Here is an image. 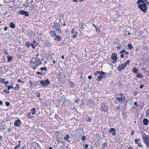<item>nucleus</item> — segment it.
I'll list each match as a JSON object with an SVG mask.
<instances>
[{
	"mask_svg": "<svg viewBox=\"0 0 149 149\" xmlns=\"http://www.w3.org/2000/svg\"><path fill=\"white\" fill-rule=\"evenodd\" d=\"M10 26L11 28H13V29H14L15 27L14 24L12 22H10Z\"/></svg>",
	"mask_w": 149,
	"mask_h": 149,
	"instance_id": "24",
	"label": "nucleus"
},
{
	"mask_svg": "<svg viewBox=\"0 0 149 149\" xmlns=\"http://www.w3.org/2000/svg\"><path fill=\"white\" fill-rule=\"evenodd\" d=\"M13 59V58L11 56H9V55L7 56V61L8 62H9L11 61Z\"/></svg>",
	"mask_w": 149,
	"mask_h": 149,
	"instance_id": "25",
	"label": "nucleus"
},
{
	"mask_svg": "<svg viewBox=\"0 0 149 149\" xmlns=\"http://www.w3.org/2000/svg\"><path fill=\"white\" fill-rule=\"evenodd\" d=\"M96 30L97 32L98 33H99L100 32V29H99V28H96Z\"/></svg>",
	"mask_w": 149,
	"mask_h": 149,
	"instance_id": "48",
	"label": "nucleus"
},
{
	"mask_svg": "<svg viewBox=\"0 0 149 149\" xmlns=\"http://www.w3.org/2000/svg\"><path fill=\"white\" fill-rule=\"evenodd\" d=\"M120 106H118L116 107V109L117 110H120Z\"/></svg>",
	"mask_w": 149,
	"mask_h": 149,
	"instance_id": "51",
	"label": "nucleus"
},
{
	"mask_svg": "<svg viewBox=\"0 0 149 149\" xmlns=\"http://www.w3.org/2000/svg\"><path fill=\"white\" fill-rule=\"evenodd\" d=\"M36 74H40L42 75H44L46 74L45 72L42 71V72H37Z\"/></svg>",
	"mask_w": 149,
	"mask_h": 149,
	"instance_id": "22",
	"label": "nucleus"
},
{
	"mask_svg": "<svg viewBox=\"0 0 149 149\" xmlns=\"http://www.w3.org/2000/svg\"><path fill=\"white\" fill-rule=\"evenodd\" d=\"M14 126L19 127L20 126V124H22V122L19 119L16 120L14 122Z\"/></svg>",
	"mask_w": 149,
	"mask_h": 149,
	"instance_id": "6",
	"label": "nucleus"
},
{
	"mask_svg": "<svg viewBox=\"0 0 149 149\" xmlns=\"http://www.w3.org/2000/svg\"><path fill=\"white\" fill-rule=\"evenodd\" d=\"M5 80V79L0 78V82H1L2 83H4Z\"/></svg>",
	"mask_w": 149,
	"mask_h": 149,
	"instance_id": "34",
	"label": "nucleus"
},
{
	"mask_svg": "<svg viewBox=\"0 0 149 149\" xmlns=\"http://www.w3.org/2000/svg\"><path fill=\"white\" fill-rule=\"evenodd\" d=\"M140 139H135L134 140V142L136 144H137L140 141Z\"/></svg>",
	"mask_w": 149,
	"mask_h": 149,
	"instance_id": "37",
	"label": "nucleus"
},
{
	"mask_svg": "<svg viewBox=\"0 0 149 149\" xmlns=\"http://www.w3.org/2000/svg\"><path fill=\"white\" fill-rule=\"evenodd\" d=\"M111 58L113 60L115 61V62H116V61L117 60L118 58L117 56V54L113 53L111 55Z\"/></svg>",
	"mask_w": 149,
	"mask_h": 149,
	"instance_id": "8",
	"label": "nucleus"
},
{
	"mask_svg": "<svg viewBox=\"0 0 149 149\" xmlns=\"http://www.w3.org/2000/svg\"><path fill=\"white\" fill-rule=\"evenodd\" d=\"M102 109L103 110V111H105L107 110V109H106V108L105 107H104Z\"/></svg>",
	"mask_w": 149,
	"mask_h": 149,
	"instance_id": "62",
	"label": "nucleus"
},
{
	"mask_svg": "<svg viewBox=\"0 0 149 149\" xmlns=\"http://www.w3.org/2000/svg\"><path fill=\"white\" fill-rule=\"evenodd\" d=\"M134 105H136V107H137L138 106V104H137V103L136 102H135L134 103Z\"/></svg>",
	"mask_w": 149,
	"mask_h": 149,
	"instance_id": "63",
	"label": "nucleus"
},
{
	"mask_svg": "<svg viewBox=\"0 0 149 149\" xmlns=\"http://www.w3.org/2000/svg\"><path fill=\"white\" fill-rule=\"evenodd\" d=\"M121 67H122V69H124L127 66V65L125 63L121 65Z\"/></svg>",
	"mask_w": 149,
	"mask_h": 149,
	"instance_id": "35",
	"label": "nucleus"
},
{
	"mask_svg": "<svg viewBox=\"0 0 149 149\" xmlns=\"http://www.w3.org/2000/svg\"><path fill=\"white\" fill-rule=\"evenodd\" d=\"M19 87H20L19 85L18 84H17L16 85V86L14 88V90L15 91H18V88H19Z\"/></svg>",
	"mask_w": 149,
	"mask_h": 149,
	"instance_id": "28",
	"label": "nucleus"
},
{
	"mask_svg": "<svg viewBox=\"0 0 149 149\" xmlns=\"http://www.w3.org/2000/svg\"><path fill=\"white\" fill-rule=\"evenodd\" d=\"M137 77L138 78H141L143 77V76L142 74L141 73H139V74H138L137 75Z\"/></svg>",
	"mask_w": 149,
	"mask_h": 149,
	"instance_id": "30",
	"label": "nucleus"
},
{
	"mask_svg": "<svg viewBox=\"0 0 149 149\" xmlns=\"http://www.w3.org/2000/svg\"><path fill=\"white\" fill-rule=\"evenodd\" d=\"M32 113L33 115H34L35 113L36 109L35 108H32L31 110Z\"/></svg>",
	"mask_w": 149,
	"mask_h": 149,
	"instance_id": "32",
	"label": "nucleus"
},
{
	"mask_svg": "<svg viewBox=\"0 0 149 149\" xmlns=\"http://www.w3.org/2000/svg\"><path fill=\"white\" fill-rule=\"evenodd\" d=\"M5 104L6 106H7V107H8L10 105V103L9 102L7 101L5 102Z\"/></svg>",
	"mask_w": 149,
	"mask_h": 149,
	"instance_id": "40",
	"label": "nucleus"
},
{
	"mask_svg": "<svg viewBox=\"0 0 149 149\" xmlns=\"http://www.w3.org/2000/svg\"><path fill=\"white\" fill-rule=\"evenodd\" d=\"M147 146L149 148V139L144 142Z\"/></svg>",
	"mask_w": 149,
	"mask_h": 149,
	"instance_id": "26",
	"label": "nucleus"
},
{
	"mask_svg": "<svg viewBox=\"0 0 149 149\" xmlns=\"http://www.w3.org/2000/svg\"><path fill=\"white\" fill-rule=\"evenodd\" d=\"M80 100L79 99H77L75 101V102L79 103L80 102Z\"/></svg>",
	"mask_w": 149,
	"mask_h": 149,
	"instance_id": "54",
	"label": "nucleus"
},
{
	"mask_svg": "<svg viewBox=\"0 0 149 149\" xmlns=\"http://www.w3.org/2000/svg\"><path fill=\"white\" fill-rule=\"evenodd\" d=\"M143 139L144 141H147L149 139V136L146 135V134H144L143 135Z\"/></svg>",
	"mask_w": 149,
	"mask_h": 149,
	"instance_id": "11",
	"label": "nucleus"
},
{
	"mask_svg": "<svg viewBox=\"0 0 149 149\" xmlns=\"http://www.w3.org/2000/svg\"><path fill=\"white\" fill-rule=\"evenodd\" d=\"M19 13L21 15H24L25 16L28 17L29 16V14L27 11H25L23 10H19Z\"/></svg>",
	"mask_w": 149,
	"mask_h": 149,
	"instance_id": "5",
	"label": "nucleus"
},
{
	"mask_svg": "<svg viewBox=\"0 0 149 149\" xmlns=\"http://www.w3.org/2000/svg\"><path fill=\"white\" fill-rule=\"evenodd\" d=\"M88 147V144H86L85 146V148L84 149H87Z\"/></svg>",
	"mask_w": 149,
	"mask_h": 149,
	"instance_id": "55",
	"label": "nucleus"
},
{
	"mask_svg": "<svg viewBox=\"0 0 149 149\" xmlns=\"http://www.w3.org/2000/svg\"><path fill=\"white\" fill-rule=\"evenodd\" d=\"M45 45L47 47H51L52 46V44L50 42L46 41L44 43Z\"/></svg>",
	"mask_w": 149,
	"mask_h": 149,
	"instance_id": "18",
	"label": "nucleus"
},
{
	"mask_svg": "<svg viewBox=\"0 0 149 149\" xmlns=\"http://www.w3.org/2000/svg\"><path fill=\"white\" fill-rule=\"evenodd\" d=\"M68 84L69 86L71 87H74L75 86L74 84L71 81H70L68 82Z\"/></svg>",
	"mask_w": 149,
	"mask_h": 149,
	"instance_id": "19",
	"label": "nucleus"
},
{
	"mask_svg": "<svg viewBox=\"0 0 149 149\" xmlns=\"http://www.w3.org/2000/svg\"><path fill=\"white\" fill-rule=\"evenodd\" d=\"M3 29L4 31H6L8 29V27L6 26H5L4 27Z\"/></svg>",
	"mask_w": 149,
	"mask_h": 149,
	"instance_id": "59",
	"label": "nucleus"
},
{
	"mask_svg": "<svg viewBox=\"0 0 149 149\" xmlns=\"http://www.w3.org/2000/svg\"><path fill=\"white\" fill-rule=\"evenodd\" d=\"M36 95L37 97H40V93L39 92H37L36 93Z\"/></svg>",
	"mask_w": 149,
	"mask_h": 149,
	"instance_id": "43",
	"label": "nucleus"
},
{
	"mask_svg": "<svg viewBox=\"0 0 149 149\" xmlns=\"http://www.w3.org/2000/svg\"><path fill=\"white\" fill-rule=\"evenodd\" d=\"M130 61L128 60L127 61L125 62V64L127 65H128L130 63Z\"/></svg>",
	"mask_w": 149,
	"mask_h": 149,
	"instance_id": "39",
	"label": "nucleus"
},
{
	"mask_svg": "<svg viewBox=\"0 0 149 149\" xmlns=\"http://www.w3.org/2000/svg\"><path fill=\"white\" fill-rule=\"evenodd\" d=\"M32 44V47L33 49H34L35 48V46H37L38 44L36 43L35 40H34Z\"/></svg>",
	"mask_w": 149,
	"mask_h": 149,
	"instance_id": "14",
	"label": "nucleus"
},
{
	"mask_svg": "<svg viewBox=\"0 0 149 149\" xmlns=\"http://www.w3.org/2000/svg\"><path fill=\"white\" fill-rule=\"evenodd\" d=\"M116 130L114 128H111L109 132V133H111L112 134L113 136H115L116 135Z\"/></svg>",
	"mask_w": 149,
	"mask_h": 149,
	"instance_id": "7",
	"label": "nucleus"
},
{
	"mask_svg": "<svg viewBox=\"0 0 149 149\" xmlns=\"http://www.w3.org/2000/svg\"><path fill=\"white\" fill-rule=\"evenodd\" d=\"M105 74H108V73H105L104 72L97 71L95 72L94 74L95 76L98 77L96 79V80L98 81H100L101 80L102 78L104 79L106 78L107 76V75H105Z\"/></svg>",
	"mask_w": 149,
	"mask_h": 149,
	"instance_id": "2",
	"label": "nucleus"
},
{
	"mask_svg": "<svg viewBox=\"0 0 149 149\" xmlns=\"http://www.w3.org/2000/svg\"><path fill=\"white\" fill-rule=\"evenodd\" d=\"M56 37L54 38V40L55 41H59L62 40L61 37L59 35H56Z\"/></svg>",
	"mask_w": 149,
	"mask_h": 149,
	"instance_id": "10",
	"label": "nucleus"
},
{
	"mask_svg": "<svg viewBox=\"0 0 149 149\" xmlns=\"http://www.w3.org/2000/svg\"><path fill=\"white\" fill-rule=\"evenodd\" d=\"M144 85H143L141 84L139 88L141 89H142Z\"/></svg>",
	"mask_w": 149,
	"mask_h": 149,
	"instance_id": "60",
	"label": "nucleus"
},
{
	"mask_svg": "<svg viewBox=\"0 0 149 149\" xmlns=\"http://www.w3.org/2000/svg\"><path fill=\"white\" fill-rule=\"evenodd\" d=\"M143 123L145 125H147L149 123L148 120L147 118H144L143 120Z\"/></svg>",
	"mask_w": 149,
	"mask_h": 149,
	"instance_id": "17",
	"label": "nucleus"
},
{
	"mask_svg": "<svg viewBox=\"0 0 149 149\" xmlns=\"http://www.w3.org/2000/svg\"><path fill=\"white\" fill-rule=\"evenodd\" d=\"M147 4V3L143 4L140 3L139 5V7L141 10L143 12H146V11L147 8L146 6Z\"/></svg>",
	"mask_w": 149,
	"mask_h": 149,
	"instance_id": "4",
	"label": "nucleus"
},
{
	"mask_svg": "<svg viewBox=\"0 0 149 149\" xmlns=\"http://www.w3.org/2000/svg\"><path fill=\"white\" fill-rule=\"evenodd\" d=\"M125 52V50L123 49V50H122V51H121L120 52V54H122L124 53Z\"/></svg>",
	"mask_w": 149,
	"mask_h": 149,
	"instance_id": "47",
	"label": "nucleus"
},
{
	"mask_svg": "<svg viewBox=\"0 0 149 149\" xmlns=\"http://www.w3.org/2000/svg\"><path fill=\"white\" fill-rule=\"evenodd\" d=\"M77 37V35L76 34H74L72 36V38H75Z\"/></svg>",
	"mask_w": 149,
	"mask_h": 149,
	"instance_id": "53",
	"label": "nucleus"
},
{
	"mask_svg": "<svg viewBox=\"0 0 149 149\" xmlns=\"http://www.w3.org/2000/svg\"><path fill=\"white\" fill-rule=\"evenodd\" d=\"M3 53H5L6 54H7L8 53L6 49L5 50V51L3 52Z\"/></svg>",
	"mask_w": 149,
	"mask_h": 149,
	"instance_id": "56",
	"label": "nucleus"
},
{
	"mask_svg": "<svg viewBox=\"0 0 149 149\" xmlns=\"http://www.w3.org/2000/svg\"><path fill=\"white\" fill-rule=\"evenodd\" d=\"M116 100H118L119 102L122 103L123 101H124L125 100V97H124V98H123L122 97H121V98H119V97L116 98Z\"/></svg>",
	"mask_w": 149,
	"mask_h": 149,
	"instance_id": "12",
	"label": "nucleus"
},
{
	"mask_svg": "<svg viewBox=\"0 0 149 149\" xmlns=\"http://www.w3.org/2000/svg\"><path fill=\"white\" fill-rule=\"evenodd\" d=\"M5 85V86H6L7 84H8L9 83V81H6L4 82V83Z\"/></svg>",
	"mask_w": 149,
	"mask_h": 149,
	"instance_id": "52",
	"label": "nucleus"
},
{
	"mask_svg": "<svg viewBox=\"0 0 149 149\" xmlns=\"http://www.w3.org/2000/svg\"><path fill=\"white\" fill-rule=\"evenodd\" d=\"M84 26V24L80 23L79 25V27L80 29H82Z\"/></svg>",
	"mask_w": 149,
	"mask_h": 149,
	"instance_id": "41",
	"label": "nucleus"
},
{
	"mask_svg": "<svg viewBox=\"0 0 149 149\" xmlns=\"http://www.w3.org/2000/svg\"><path fill=\"white\" fill-rule=\"evenodd\" d=\"M17 81H18L19 82V83H20V82H22V83L23 84H24V81H22L20 79H18V80H17Z\"/></svg>",
	"mask_w": 149,
	"mask_h": 149,
	"instance_id": "50",
	"label": "nucleus"
},
{
	"mask_svg": "<svg viewBox=\"0 0 149 149\" xmlns=\"http://www.w3.org/2000/svg\"><path fill=\"white\" fill-rule=\"evenodd\" d=\"M49 33L50 34V35L53 37H55L56 35V33L55 31H50L49 32Z\"/></svg>",
	"mask_w": 149,
	"mask_h": 149,
	"instance_id": "9",
	"label": "nucleus"
},
{
	"mask_svg": "<svg viewBox=\"0 0 149 149\" xmlns=\"http://www.w3.org/2000/svg\"><path fill=\"white\" fill-rule=\"evenodd\" d=\"M32 44L30 43L29 42L27 41L25 42V46L27 48H29L31 46H32Z\"/></svg>",
	"mask_w": 149,
	"mask_h": 149,
	"instance_id": "15",
	"label": "nucleus"
},
{
	"mask_svg": "<svg viewBox=\"0 0 149 149\" xmlns=\"http://www.w3.org/2000/svg\"><path fill=\"white\" fill-rule=\"evenodd\" d=\"M40 83L44 87H46L50 84V80L49 79H47L45 81L43 80L40 81Z\"/></svg>",
	"mask_w": 149,
	"mask_h": 149,
	"instance_id": "3",
	"label": "nucleus"
},
{
	"mask_svg": "<svg viewBox=\"0 0 149 149\" xmlns=\"http://www.w3.org/2000/svg\"><path fill=\"white\" fill-rule=\"evenodd\" d=\"M103 146L102 147L105 148L107 146V142H105L103 143V144L102 145Z\"/></svg>",
	"mask_w": 149,
	"mask_h": 149,
	"instance_id": "42",
	"label": "nucleus"
},
{
	"mask_svg": "<svg viewBox=\"0 0 149 149\" xmlns=\"http://www.w3.org/2000/svg\"><path fill=\"white\" fill-rule=\"evenodd\" d=\"M60 103H62V104L61 105V106L62 107L65 106L67 103V101L66 100H61V102H60Z\"/></svg>",
	"mask_w": 149,
	"mask_h": 149,
	"instance_id": "16",
	"label": "nucleus"
},
{
	"mask_svg": "<svg viewBox=\"0 0 149 149\" xmlns=\"http://www.w3.org/2000/svg\"><path fill=\"white\" fill-rule=\"evenodd\" d=\"M86 139V137L85 136L83 135L81 136V140L83 141H85Z\"/></svg>",
	"mask_w": 149,
	"mask_h": 149,
	"instance_id": "33",
	"label": "nucleus"
},
{
	"mask_svg": "<svg viewBox=\"0 0 149 149\" xmlns=\"http://www.w3.org/2000/svg\"><path fill=\"white\" fill-rule=\"evenodd\" d=\"M132 72L136 73H137L138 72V70L136 69V68H133L132 69Z\"/></svg>",
	"mask_w": 149,
	"mask_h": 149,
	"instance_id": "29",
	"label": "nucleus"
},
{
	"mask_svg": "<svg viewBox=\"0 0 149 149\" xmlns=\"http://www.w3.org/2000/svg\"><path fill=\"white\" fill-rule=\"evenodd\" d=\"M146 114L147 116H149V110L148 109L146 111Z\"/></svg>",
	"mask_w": 149,
	"mask_h": 149,
	"instance_id": "44",
	"label": "nucleus"
},
{
	"mask_svg": "<svg viewBox=\"0 0 149 149\" xmlns=\"http://www.w3.org/2000/svg\"><path fill=\"white\" fill-rule=\"evenodd\" d=\"M122 69V67H121V66L120 65H119L118 67V70L119 71L121 72V69Z\"/></svg>",
	"mask_w": 149,
	"mask_h": 149,
	"instance_id": "36",
	"label": "nucleus"
},
{
	"mask_svg": "<svg viewBox=\"0 0 149 149\" xmlns=\"http://www.w3.org/2000/svg\"><path fill=\"white\" fill-rule=\"evenodd\" d=\"M3 92H5V93L6 94H8L10 93V91L8 90H3Z\"/></svg>",
	"mask_w": 149,
	"mask_h": 149,
	"instance_id": "38",
	"label": "nucleus"
},
{
	"mask_svg": "<svg viewBox=\"0 0 149 149\" xmlns=\"http://www.w3.org/2000/svg\"><path fill=\"white\" fill-rule=\"evenodd\" d=\"M74 28L72 29L71 31V33L72 34H73L74 33Z\"/></svg>",
	"mask_w": 149,
	"mask_h": 149,
	"instance_id": "49",
	"label": "nucleus"
},
{
	"mask_svg": "<svg viewBox=\"0 0 149 149\" xmlns=\"http://www.w3.org/2000/svg\"><path fill=\"white\" fill-rule=\"evenodd\" d=\"M54 25L53 26V27L54 28L56 29L57 28H58V27H60V25L58 23H57L54 22Z\"/></svg>",
	"mask_w": 149,
	"mask_h": 149,
	"instance_id": "23",
	"label": "nucleus"
},
{
	"mask_svg": "<svg viewBox=\"0 0 149 149\" xmlns=\"http://www.w3.org/2000/svg\"><path fill=\"white\" fill-rule=\"evenodd\" d=\"M127 46L128 48L130 50L132 49L133 48V46L131 44H129Z\"/></svg>",
	"mask_w": 149,
	"mask_h": 149,
	"instance_id": "27",
	"label": "nucleus"
},
{
	"mask_svg": "<svg viewBox=\"0 0 149 149\" xmlns=\"http://www.w3.org/2000/svg\"><path fill=\"white\" fill-rule=\"evenodd\" d=\"M138 146L139 147H140V148H142L143 147V146L141 144V143H138Z\"/></svg>",
	"mask_w": 149,
	"mask_h": 149,
	"instance_id": "46",
	"label": "nucleus"
},
{
	"mask_svg": "<svg viewBox=\"0 0 149 149\" xmlns=\"http://www.w3.org/2000/svg\"><path fill=\"white\" fill-rule=\"evenodd\" d=\"M59 17L62 18L63 17V15L61 14H59Z\"/></svg>",
	"mask_w": 149,
	"mask_h": 149,
	"instance_id": "57",
	"label": "nucleus"
},
{
	"mask_svg": "<svg viewBox=\"0 0 149 149\" xmlns=\"http://www.w3.org/2000/svg\"><path fill=\"white\" fill-rule=\"evenodd\" d=\"M30 84L31 85V86H36V84L37 82L36 81H34L33 83L31 81H30Z\"/></svg>",
	"mask_w": 149,
	"mask_h": 149,
	"instance_id": "21",
	"label": "nucleus"
},
{
	"mask_svg": "<svg viewBox=\"0 0 149 149\" xmlns=\"http://www.w3.org/2000/svg\"><path fill=\"white\" fill-rule=\"evenodd\" d=\"M134 130H132V133L131 134V136H132L134 135Z\"/></svg>",
	"mask_w": 149,
	"mask_h": 149,
	"instance_id": "58",
	"label": "nucleus"
},
{
	"mask_svg": "<svg viewBox=\"0 0 149 149\" xmlns=\"http://www.w3.org/2000/svg\"><path fill=\"white\" fill-rule=\"evenodd\" d=\"M70 138V137L69 134H67L66 136L64 137V140L68 142H70L71 141V140H69V139Z\"/></svg>",
	"mask_w": 149,
	"mask_h": 149,
	"instance_id": "13",
	"label": "nucleus"
},
{
	"mask_svg": "<svg viewBox=\"0 0 149 149\" xmlns=\"http://www.w3.org/2000/svg\"><path fill=\"white\" fill-rule=\"evenodd\" d=\"M40 70H41L43 71H44V68L42 67L40 69Z\"/></svg>",
	"mask_w": 149,
	"mask_h": 149,
	"instance_id": "61",
	"label": "nucleus"
},
{
	"mask_svg": "<svg viewBox=\"0 0 149 149\" xmlns=\"http://www.w3.org/2000/svg\"><path fill=\"white\" fill-rule=\"evenodd\" d=\"M147 0H144V1L143 0H139L138 1L137 3H141L142 4H146V2H147Z\"/></svg>",
	"mask_w": 149,
	"mask_h": 149,
	"instance_id": "20",
	"label": "nucleus"
},
{
	"mask_svg": "<svg viewBox=\"0 0 149 149\" xmlns=\"http://www.w3.org/2000/svg\"><path fill=\"white\" fill-rule=\"evenodd\" d=\"M87 121L91 122V121H92L91 118L90 117H88V120H87Z\"/></svg>",
	"mask_w": 149,
	"mask_h": 149,
	"instance_id": "45",
	"label": "nucleus"
},
{
	"mask_svg": "<svg viewBox=\"0 0 149 149\" xmlns=\"http://www.w3.org/2000/svg\"><path fill=\"white\" fill-rule=\"evenodd\" d=\"M60 30V26L58 28H56V31H58Z\"/></svg>",
	"mask_w": 149,
	"mask_h": 149,
	"instance_id": "64",
	"label": "nucleus"
},
{
	"mask_svg": "<svg viewBox=\"0 0 149 149\" xmlns=\"http://www.w3.org/2000/svg\"><path fill=\"white\" fill-rule=\"evenodd\" d=\"M34 59H35V61L34 60V59L33 58L32 59L30 62L32 68L34 70H35L38 66L42 64L40 60L38 57H36Z\"/></svg>",
	"mask_w": 149,
	"mask_h": 149,
	"instance_id": "1",
	"label": "nucleus"
},
{
	"mask_svg": "<svg viewBox=\"0 0 149 149\" xmlns=\"http://www.w3.org/2000/svg\"><path fill=\"white\" fill-rule=\"evenodd\" d=\"M6 86H7V87H8L7 89L8 90H9L10 88L13 89V86H9L8 85H6L5 86V87H6Z\"/></svg>",
	"mask_w": 149,
	"mask_h": 149,
	"instance_id": "31",
	"label": "nucleus"
}]
</instances>
